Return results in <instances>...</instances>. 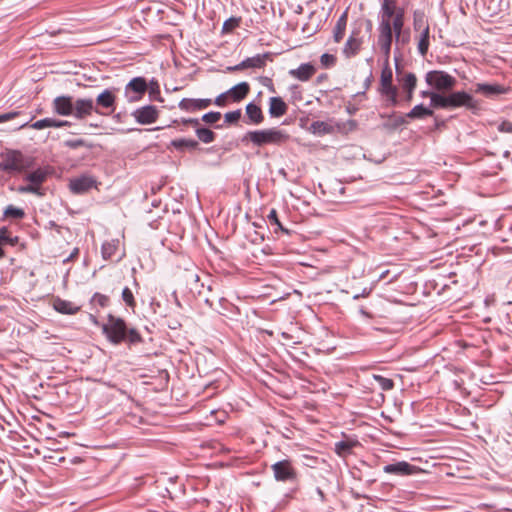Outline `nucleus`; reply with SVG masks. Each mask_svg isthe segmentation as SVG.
I'll return each mask as SVG.
<instances>
[{
  "mask_svg": "<svg viewBox=\"0 0 512 512\" xmlns=\"http://www.w3.org/2000/svg\"><path fill=\"white\" fill-rule=\"evenodd\" d=\"M360 34L361 31L359 29L352 30L342 49V54L345 58L350 59L360 52L363 45V37Z\"/></svg>",
  "mask_w": 512,
  "mask_h": 512,
  "instance_id": "nucleus-10",
  "label": "nucleus"
},
{
  "mask_svg": "<svg viewBox=\"0 0 512 512\" xmlns=\"http://www.w3.org/2000/svg\"><path fill=\"white\" fill-rule=\"evenodd\" d=\"M287 104L281 97H271L269 99V115L272 118H279L286 114Z\"/></svg>",
  "mask_w": 512,
  "mask_h": 512,
  "instance_id": "nucleus-26",
  "label": "nucleus"
},
{
  "mask_svg": "<svg viewBox=\"0 0 512 512\" xmlns=\"http://www.w3.org/2000/svg\"><path fill=\"white\" fill-rule=\"evenodd\" d=\"M171 145L175 149L180 150V151H183L185 149L194 150L198 147V142L194 139L180 138V139L172 140Z\"/></svg>",
  "mask_w": 512,
  "mask_h": 512,
  "instance_id": "nucleus-34",
  "label": "nucleus"
},
{
  "mask_svg": "<svg viewBox=\"0 0 512 512\" xmlns=\"http://www.w3.org/2000/svg\"><path fill=\"white\" fill-rule=\"evenodd\" d=\"M345 30L346 28L335 25L333 29V38L336 43H339L343 39Z\"/></svg>",
  "mask_w": 512,
  "mask_h": 512,
  "instance_id": "nucleus-50",
  "label": "nucleus"
},
{
  "mask_svg": "<svg viewBox=\"0 0 512 512\" xmlns=\"http://www.w3.org/2000/svg\"><path fill=\"white\" fill-rule=\"evenodd\" d=\"M122 300L125 302V304L130 307V308H134L136 306V302H135V299H134V295H133V292L131 291L130 288L128 287H125L123 290H122Z\"/></svg>",
  "mask_w": 512,
  "mask_h": 512,
  "instance_id": "nucleus-41",
  "label": "nucleus"
},
{
  "mask_svg": "<svg viewBox=\"0 0 512 512\" xmlns=\"http://www.w3.org/2000/svg\"><path fill=\"white\" fill-rule=\"evenodd\" d=\"M271 59L270 53L257 54L253 57H248L241 61L239 64L228 67L230 71H240L247 68H263L266 65V61Z\"/></svg>",
  "mask_w": 512,
  "mask_h": 512,
  "instance_id": "nucleus-16",
  "label": "nucleus"
},
{
  "mask_svg": "<svg viewBox=\"0 0 512 512\" xmlns=\"http://www.w3.org/2000/svg\"><path fill=\"white\" fill-rule=\"evenodd\" d=\"M373 378L383 391H389L394 388V382L390 378H386L382 375H374Z\"/></svg>",
  "mask_w": 512,
  "mask_h": 512,
  "instance_id": "nucleus-40",
  "label": "nucleus"
},
{
  "mask_svg": "<svg viewBox=\"0 0 512 512\" xmlns=\"http://www.w3.org/2000/svg\"><path fill=\"white\" fill-rule=\"evenodd\" d=\"M245 113L248 118L246 121L247 124L259 125L264 121L262 109L253 102L246 105Z\"/></svg>",
  "mask_w": 512,
  "mask_h": 512,
  "instance_id": "nucleus-24",
  "label": "nucleus"
},
{
  "mask_svg": "<svg viewBox=\"0 0 512 512\" xmlns=\"http://www.w3.org/2000/svg\"><path fill=\"white\" fill-rule=\"evenodd\" d=\"M4 216L6 218L22 219L25 216V212L21 208L15 207L13 205H8L4 210Z\"/></svg>",
  "mask_w": 512,
  "mask_h": 512,
  "instance_id": "nucleus-39",
  "label": "nucleus"
},
{
  "mask_svg": "<svg viewBox=\"0 0 512 512\" xmlns=\"http://www.w3.org/2000/svg\"><path fill=\"white\" fill-rule=\"evenodd\" d=\"M417 78L414 73H406L401 79V85L406 92H414L416 88Z\"/></svg>",
  "mask_w": 512,
  "mask_h": 512,
  "instance_id": "nucleus-37",
  "label": "nucleus"
},
{
  "mask_svg": "<svg viewBox=\"0 0 512 512\" xmlns=\"http://www.w3.org/2000/svg\"><path fill=\"white\" fill-rule=\"evenodd\" d=\"M77 255H78V249L75 248L74 251L70 254V256L67 259L64 260V262L70 261L71 259H73Z\"/></svg>",
  "mask_w": 512,
  "mask_h": 512,
  "instance_id": "nucleus-59",
  "label": "nucleus"
},
{
  "mask_svg": "<svg viewBox=\"0 0 512 512\" xmlns=\"http://www.w3.org/2000/svg\"><path fill=\"white\" fill-rule=\"evenodd\" d=\"M72 117L77 120H83L95 112L94 100L92 98H77L74 100Z\"/></svg>",
  "mask_w": 512,
  "mask_h": 512,
  "instance_id": "nucleus-13",
  "label": "nucleus"
},
{
  "mask_svg": "<svg viewBox=\"0 0 512 512\" xmlns=\"http://www.w3.org/2000/svg\"><path fill=\"white\" fill-rule=\"evenodd\" d=\"M420 471V468L406 461L387 464L383 467V472L397 476L414 475Z\"/></svg>",
  "mask_w": 512,
  "mask_h": 512,
  "instance_id": "nucleus-14",
  "label": "nucleus"
},
{
  "mask_svg": "<svg viewBox=\"0 0 512 512\" xmlns=\"http://www.w3.org/2000/svg\"><path fill=\"white\" fill-rule=\"evenodd\" d=\"M347 25V11L343 12L342 15L338 18L336 22V26L346 28Z\"/></svg>",
  "mask_w": 512,
  "mask_h": 512,
  "instance_id": "nucleus-55",
  "label": "nucleus"
},
{
  "mask_svg": "<svg viewBox=\"0 0 512 512\" xmlns=\"http://www.w3.org/2000/svg\"><path fill=\"white\" fill-rule=\"evenodd\" d=\"M224 118L226 123H236L241 118V110L237 109L234 111L227 112L225 113Z\"/></svg>",
  "mask_w": 512,
  "mask_h": 512,
  "instance_id": "nucleus-47",
  "label": "nucleus"
},
{
  "mask_svg": "<svg viewBox=\"0 0 512 512\" xmlns=\"http://www.w3.org/2000/svg\"><path fill=\"white\" fill-rule=\"evenodd\" d=\"M426 83L437 90H450L456 84V79L444 71H429L425 76Z\"/></svg>",
  "mask_w": 512,
  "mask_h": 512,
  "instance_id": "nucleus-6",
  "label": "nucleus"
},
{
  "mask_svg": "<svg viewBox=\"0 0 512 512\" xmlns=\"http://www.w3.org/2000/svg\"><path fill=\"white\" fill-rule=\"evenodd\" d=\"M418 32L419 36L417 37V50L422 57H425L430 46V27H426L424 30Z\"/></svg>",
  "mask_w": 512,
  "mask_h": 512,
  "instance_id": "nucleus-30",
  "label": "nucleus"
},
{
  "mask_svg": "<svg viewBox=\"0 0 512 512\" xmlns=\"http://www.w3.org/2000/svg\"><path fill=\"white\" fill-rule=\"evenodd\" d=\"M404 14V11H399L396 17H394L392 20H389V26L395 38L403 34Z\"/></svg>",
  "mask_w": 512,
  "mask_h": 512,
  "instance_id": "nucleus-33",
  "label": "nucleus"
},
{
  "mask_svg": "<svg viewBox=\"0 0 512 512\" xmlns=\"http://www.w3.org/2000/svg\"><path fill=\"white\" fill-rule=\"evenodd\" d=\"M53 308L57 312L66 315H74L80 310V307L75 303L61 298H56L53 301Z\"/></svg>",
  "mask_w": 512,
  "mask_h": 512,
  "instance_id": "nucleus-27",
  "label": "nucleus"
},
{
  "mask_svg": "<svg viewBox=\"0 0 512 512\" xmlns=\"http://www.w3.org/2000/svg\"><path fill=\"white\" fill-rule=\"evenodd\" d=\"M74 99L70 95H60L53 99L52 110L59 116H72Z\"/></svg>",
  "mask_w": 512,
  "mask_h": 512,
  "instance_id": "nucleus-15",
  "label": "nucleus"
},
{
  "mask_svg": "<svg viewBox=\"0 0 512 512\" xmlns=\"http://www.w3.org/2000/svg\"><path fill=\"white\" fill-rule=\"evenodd\" d=\"M430 107L447 109L446 95L440 93L430 94Z\"/></svg>",
  "mask_w": 512,
  "mask_h": 512,
  "instance_id": "nucleus-38",
  "label": "nucleus"
},
{
  "mask_svg": "<svg viewBox=\"0 0 512 512\" xmlns=\"http://www.w3.org/2000/svg\"><path fill=\"white\" fill-rule=\"evenodd\" d=\"M434 93H435V92H431V91H422V92H421V96H422L423 98H426V97L430 98V94H434Z\"/></svg>",
  "mask_w": 512,
  "mask_h": 512,
  "instance_id": "nucleus-60",
  "label": "nucleus"
},
{
  "mask_svg": "<svg viewBox=\"0 0 512 512\" xmlns=\"http://www.w3.org/2000/svg\"><path fill=\"white\" fill-rule=\"evenodd\" d=\"M147 91V82L143 77L131 79L124 88V96L129 103L137 102L143 98Z\"/></svg>",
  "mask_w": 512,
  "mask_h": 512,
  "instance_id": "nucleus-7",
  "label": "nucleus"
},
{
  "mask_svg": "<svg viewBox=\"0 0 512 512\" xmlns=\"http://www.w3.org/2000/svg\"><path fill=\"white\" fill-rule=\"evenodd\" d=\"M64 145L71 149H77L79 147H84V146L88 147V145L86 144V141L81 138L66 140L64 142Z\"/></svg>",
  "mask_w": 512,
  "mask_h": 512,
  "instance_id": "nucleus-46",
  "label": "nucleus"
},
{
  "mask_svg": "<svg viewBox=\"0 0 512 512\" xmlns=\"http://www.w3.org/2000/svg\"><path fill=\"white\" fill-rule=\"evenodd\" d=\"M17 115L15 112L5 113L0 115V123L11 120Z\"/></svg>",
  "mask_w": 512,
  "mask_h": 512,
  "instance_id": "nucleus-56",
  "label": "nucleus"
},
{
  "mask_svg": "<svg viewBox=\"0 0 512 512\" xmlns=\"http://www.w3.org/2000/svg\"><path fill=\"white\" fill-rule=\"evenodd\" d=\"M96 185V180L88 175H82L80 177L70 180L69 188L74 194H83L89 191Z\"/></svg>",
  "mask_w": 512,
  "mask_h": 512,
  "instance_id": "nucleus-18",
  "label": "nucleus"
},
{
  "mask_svg": "<svg viewBox=\"0 0 512 512\" xmlns=\"http://www.w3.org/2000/svg\"><path fill=\"white\" fill-rule=\"evenodd\" d=\"M115 102L114 90H103L94 100L95 113L101 116H109L115 111Z\"/></svg>",
  "mask_w": 512,
  "mask_h": 512,
  "instance_id": "nucleus-5",
  "label": "nucleus"
},
{
  "mask_svg": "<svg viewBox=\"0 0 512 512\" xmlns=\"http://www.w3.org/2000/svg\"><path fill=\"white\" fill-rule=\"evenodd\" d=\"M70 122L66 120H58L54 118H44L35 121L31 124V127L35 130H41L44 128H61L64 126H70Z\"/></svg>",
  "mask_w": 512,
  "mask_h": 512,
  "instance_id": "nucleus-28",
  "label": "nucleus"
},
{
  "mask_svg": "<svg viewBox=\"0 0 512 512\" xmlns=\"http://www.w3.org/2000/svg\"><path fill=\"white\" fill-rule=\"evenodd\" d=\"M410 40V35L408 32H403V34L397 36L395 38L396 49L399 50L400 47L405 46Z\"/></svg>",
  "mask_w": 512,
  "mask_h": 512,
  "instance_id": "nucleus-49",
  "label": "nucleus"
},
{
  "mask_svg": "<svg viewBox=\"0 0 512 512\" xmlns=\"http://www.w3.org/2000/svg\"><path fill=\"white\" fill-rule=\"evenodd\" d=\"M182 123L184 125H192L193 127H195L196 135L201 142H203L205 144H209L215 140L216 134L208 128L199 127L198 119H196V118L184 119L182 121Z\"/></svg>",
  "mask_w": 512,
  "mask_h": 512,
  "instance_id": "nucleus-19",
  "label": "nucleus"
},
{
  "mask_svg": "<svg viewBox=\"0 0 512 512\" xmlns=\"http://www.w3.org/2000/svg\"><path fill=\"white\" fill-rule=\"evenodd\" d=\"M378 32L379 34L377 44L385 58V62H387L389 61L390 58L391 47L393 40H395V37L393 36L390 26L387 22H379Z\"/></svg>",
  "mask_w": 512,
  "mask_h": 512,
  "instance_id": "nucleus-8",
  "label": "nucleus"
},
{
  "mask_svg": "<svg viewBox=\"0 0 512 512\" xmlns=\"http://www.w3.org/2000/svg\"><path fill=\"white\" fill-rule=\"evenodd\" d=\"M89 126H90V127H93V128H98V127H99V125H98V124H93V123H91Z\"/></svg>",
  "mask_w": 512,
  "mask_h": 512,
  "instance_id": "nucleus-63",
  "label": "nucleus"
},
{
  "mask_svg": "<svg viewBox=\"0 0 512 512\" xmlns=\"http://www.w3.org/2000/svg\"><path fill=\"white\" fill-rule=\"evenodd\" d=\"M359 312H360V314H361V315H363L364 317H368V318H370V317H371L370 313H369V312H367V311H366L365 309H363V308H361Z\"/></svg>",
  "mask_w": 512,
  "mask_h": 512,
  "instance_id": "nucleus-61",
  "label": "nucleus"
},
{
  "mask_svg": "<svg viewBox=\"0 0 512 512\" xmlns=\"http://www.w3.org/2000/svg\"><path fill=\"white\" fill-rule=\"evenodd\" d=\"M274 478L278 482H294L297 479V472L289 460H282L271 466Z\"/></svg>",
  "mask_w": 512,
  "mask_h": 512,
  "instance_id": "nucleus-9",
  "label": "nucleus"
},
{
  "mask_svg": "<svg viewBox=\"0 0 512 512\" xmlns=\"http://www.w3.org/2000/svg\"><path fill=\"white\" fill-rule=\"evenodd\" d=\"M434 114L433 110L425 107L423 104L414 106L407 114L406 117L410 119H425Z\"/></svg>",
  "mask_w": 512,
  "mask_h": 512,
  "instance_id": "nucleus-32",
  "label": "nucleus"
},
{
  "mask_svg": "<svg viewBox=\"0 0 512 512\" xmlns=\"http://www.w3.org/2000/svg\"><path fill=\"white\" fill-rule=\"evenodd\" d=\"M289 138L290 136L285 130L273 127L262 130L248 131L242 137V142H251L254 146L257 147H262L265 145L280 146L285 144Z\"/></svg>",
  "mask_w": 512,
  "mask_h": 512,
  "instance_id": "nucleus-2",
  "label": "nucleus"
},
{
  "mask_svg": "<svg viewBox=\"0 0 512 512\" xmlns=\"http://www.w3.org/2000/svg\"><path fill=\"white\" fill-rule=\"evenodd\" d=\"M509 155H510V152H509V151H505V152H504V156H505V157H509Z\"/></svg>",
  "mask_w": 512,
  "mask_h": 512,
  "instance_id": "nucleus-64",
  "label": "nucleus"
},
{
  "mask_svg": "<svg viewBox=\"0 0 512 512\" xmlns=\"http://www.w3.org/2000/svg\"><path fill=\"white\" fill-rule=\"evenodd\" d=\"M316 68L311 63H302L298 68L289 70V75L299 81L306 82L315 74Z\"/></svg>",
  "mask_w": 512,
  "mask_h": 512,
  "instance_id": "nucleus-22",
  "label": "nucleus"
},
{
  "mask_svg": "<svg viewBox=\"0 0 512 512\" xmlns=\"http://www.w3.org/2000/svg\"><path fill=\"white\" fill-rule=\"evenodd\" d=\"M426 27H429L428 21L425 17V14L421 11H414L413 13V28L415 32L424 30Z\"/></svg>",
  "mask_w": 512,
  "mask_h": 512,
  "instance_id": "nucleus-35",
  "label": "nucleus"
},
{
  "mask_svg": "<svg viewBox=\"0 0 512 512\" xmlns=\"http://www.w3.org/2000/svg\"><path fill=\"white\" fill-rule=\"evenodd\" d=\"M103 334L114 345L122 342L137 344L143 341L142 336L135 328H128L126 322L119 317L109 315L107 322L102 325Z\"/></svg>",
  "mask_w": 512,
  "mask_h": 512,
  "instance_id": "nucleus-1",
  "label": "nucleus"
},
{
  "mask_svg": "<svg viewBox=\"0 0 512 512\" xmlns=\"http://www.w3.org/2000/svg\"><path fill=\"white\" fill-rule=\"evenodd\" d=\"M119 244H120V242L118 239H112L110 241H105L101 247L102 258L104 260H112L117 254Z\"/></svg>",
  "mask_w": 512,
  "mask_h": 512,
  "instance_id": "nucleus-31",
  "label": "nucleus"
},
{
  "mask_svg": "<svg viewBox=\"0 0 512 512\" xmlns=\"http://www.w3.org/2000/svg\"><path fill=\"white\" fill-rule=\"evenodd\" d=\"M320 63L323 68H331L336 64V57L329 53H324L320 57Z\"/></svg>",
  "mask_w": 512,
  "mask_h": 512,
  "instance_id": "nucleus-43",
  "label": "nucleus"
},
{
  "mask_svg": "<svg viewBox=\"0 0 512 512\" xmlns=\"http://www.w3.org/2000/svg\"><path fill=\"white\" fill-rule=\"evenodd\" d=\"M48 172L45 169L38 168L31 173L27 174L25 180L30 184L25 186H19L18 192L22 194L30 193L37 196H43L44 192L41 188V184L46 181Z\"/></svg>",
  "mask_w": 512,
  "mask_h": 512,
  "instance_id": "nucleus-4",
  "label": "nucleus"
},
{
  "mask_svg": "<svg viewBox=\"0 0 512 512\" xmlns=\"http://www.w3.org/2000/svg\"><path fill=\"white\" fill-rule=\"evenodd\" d=\"M355 446L354 442L350 441H339L335 443L334 451L337 455L341 457H345L346 455L350 454L353 447Z\"/></svg>",
  "mask_w": 512,
  "mask_h": 512,
  "instance_id": "nucleus-36",
  "label": "nucleus"
},
{
  "mask_svg": "<svg viewBox=\"0 0 512 512\" xmlns=\"http://www.w3.org/2000/svg\"><path fill=\"white\" fill-rule=\"evenodd\" d=\"M228 99H230V98H229V95L226 94V92L221 93L220 95H218L216 97L214 104L217 106L223 107L226 105Z\"/></svg>",
  "mask_w": 512,
  "mask_h": 512,
  "instance_id": "nucleus-52",
  "label": "nucleus"
},
{
  "mask_svg": "<svg viewBox=\"0 0 512 512\" xmlns=\"http://www.w3.org/2000/svg\"><path fill=\"white\" fill-rule=\"evenodd\" d=\"M212 104L211 99H192L183 98L178 106L181 110L186 112H195L208 108Z\"/></svg>",
  "mask_w": 512,
  "mask_h": 512,
  "instance_id": "nucleus-20",
  "label": "nucleus"
},
{
  "mask_svg": "<svg viewBox=\"0 0 512 512\" xmlns=\"http://www.w3.org/2000/svg\"><path fill=\"white\" fill-rule=\"evenodd\" d=\"M336 129H340L339 125H335L332 120L329 121H314L310 125V132L318 135L323 136L327 134H332L336 131Z\"/></svg>",
  "mask_w": 512,
  "mask_h": 512,
  "instance_id": "nucleus-23",
  "label": "nucleus"
},
{
  "mask_svg": "<svg viewBox=\"0 0 512 512\" xmlns=\"http://www.w3.org/2000/svg\"><path fill=\"white\" fill-rule=\"evenodd\" d=\"M261 83L264 85V86H267L270 88L271 91H274V86H273V83H272V80L268 77H262L261 78Z\"/></svg>",
  "mask_w": 512,
  "mask_h": 512,
  "instance_id": "nucleus-58",
  "label": "nucleus"
},
{
  "mask_svg": "<svg viewBox=\"0 0 512 512\" xmlns=\"http://www.w3.org/2000/svg\"><path fill=\"white\" fill-rule=\"evenodd\" d=\"M240 21H241L240 18H236V17H231V18L227 19L223 23V27H222L223 32H225V33L231 32L232 30H234L235 28H237L239 26Z\"/></svg>",
  "mask_w": 512,
  "mask_h": 512,
  "instance_id": "nucleus-42",
  "label": "nucleus"
},
{
  "mask_svg": "<svg viewBox=\"0 0 512 512\" xmlns=\"http://www.w3.org/2000/svg\"><path fill=\"white\" fill-rule=\"evenodd\" d=\"M475 92L486 97H493L505 93L506 89L499 84L477 83L475 85Z\"/></svg>",
  "mask_w": 512,
  "mask_h": 512,
  "instance_id": "nucleus-25",
  "label": "nucleus"
},
{
  "mask_svg": "<svg viewBox=\"0 0 512 512\" xmlns=\"http://www.w3.org/2000/svg\"><path fill=\"white\" fill-rule=\"evenodd\" d=\"M289 90L294 99H301V89L298 85H291Z\"/></svg>",
  "mask_w": 512,
  "mask_h": 512,
  "instance_id": "nucleus-54",
  "label": "nucleus"
},
{
  "mask_svg": "<svg viewBox=\"0 0 512 512\" xmlns=\"http://www.w3.org/2000/svg\"><path fill=\"white\" fill-rule=\"evenodd\" d=\"M392 80V69L387 61L381 71L379 92L386 98L389 105L396 106L398 104V89L393 85Z\"/></svg>",
  "mask_w": 512,
  "mask_h": 512,
  "instance_id": "nucleus-3",
  "label": "nucleus"
},
{
  "mask_svg": "<svg viewBox=\"0 0 512 512\" xmlns=\"http://www.w3.org/2000/svg\"><path fill=\"white\" fill-rule=\"evenodd\" d=\"M446 105L447 109L474 108L476 106L473 97L464 91H456L446 95Z\"/></svg>",
  "mask_w": 512,
  "mask_h": 512,
  "instance_id": "nucleus-11",
  "label": "nucleus"
},
{
  "mask_svg": "<svg viewBox=\"0 0 512 512\" xmlns=\"http://www.w3.org/2000/svg\"><path fill=\"white\" fill-rule=\"evenodd\" d=\"M221 116L222 115L220 112L211 111V112L205 113L202 116V121H204L207 124H214L221 119Z\"/></svg>",
  "mask_w": 512,
  "mask_h": 512,
  "instance_id": "nucleus-44",
  "label": "nucleus"
},
{
  "mask_svg": "<svg viewBox=\"0 0 512 512\" xmlns=\"http://www.w3.org/2000/svg\"><path fill=\"white\" fill-rule=\"evenodd\" d=\"M24 169L23 156L19 151H11L7 153L0 162V170L12 173L21 172Z\"/></svg>",
  "mask_w": 512,
  "mask_h": 512,
  "instance_id": "nucleus-12",
  "label": "nucleus"
},
{
  "mask_svg": "<svg viewBox=\"0 0 512 512\" xmlns=\"http://www.w3.org/2000/svg\"><path fill=\"white\" fill-rule=\"evenodd\" d=\"M390 118L393 121L392 124H391L392 128H397V127L405 125L407 123L406 118L403 117V116H397V117L390 116Z\"/></svg>",
  "mask_w": 512,
  "mask_h": 512,
  "instance_id": "nucleus-53",
  "label": "nucleus"
},
{
  "mask_svg": "<svg viewBox=\"0 0 512 512\" xmlns=\"http://www.w3.org/2000/svg\"><path fill=\"white\" fill-rule=\"evenodd\" d=\"M268 219H269V221H270V223H271V224H275V225H277V226H278L282 231L287 232V230H285V229L282 227V225H281V223H280V221H279V219H278V216H277V211H276L275 209H272V210L269 212V214H268Z\"/></svg>",
  "mask_w": 512,
  "mask_h": 512,
  "instance_id": "nucleus-51",
  "label": "nucleus"
},
{
  "mask_svg": "<svg viewBox=\"0 0 512 512\" xmlns=\"http://www.w3.org/2000/svg\"><path fill=\"white\" fill-rule=\"evenodd\" d=\"M413 97V92H407L406 100L411 101Z\"/></svg>",
  "mask_w": 512,
  "mask_h": 512,
  "instance_id": "nucleus-62",
  "label": "nucleus"
},
{
  "mask_svg": "<svg viewBox=\"0 0 512 512\" xmlns=\"http://www.w3.org/2000/svg\"><path fill=\"white\" fill-rule=\"evenodd\" d=\"M94 304H97L101 307H106L109 302V298L106 295L95 293L91 300Z\"/></svg>",
  "mask_w": 512,
  "mask_h": 512,
  "instance_id": "nucleus-48",
  "label": "nucleus"
},
{
  "mask_svg": "<svg viewBox=\"0 0 512 512\" xmlns=\"http://www.w3.org/2000/svg\"><path fill=\"white\" fill-rule=\"evenodd\" d=\"M399 11H404L403 8L397 6L395 0H383L380 10V22H387L397 16Z\"/></svg>",
  "mask_w": 512,
  "mask_h": 512,
  "instance_id": "nucleus-21",
  "label": "nucleus"
},
{
  "mask_svg": "<svg viewBox=\"0 0 512 512\" xmlns=\"http://www.w3.org/2000/svg\"><path fill=\"white\" fill-rule=\"evenodd\" d=\"M500 130L503 132L512 133V122L505 121L500 125Z\"/></svg>",
  "mask_w": 512,
  "mask_h": 512,
  "instance_id": "nucleus-57",
  "label": "nucleus"
},
{
  "mask_svg": "<svg viewBox=\"0 0 512 512\" xmlns=\"http://www.w3.org/2000/svg\"><path fill=\"white\" fill-rule=\"evenodd\" d=\"M249 91L250 85L247 82H240L226 91V94L233 102H240L248 95Z\"/></svg>",
  "mask_w": 512,
  "mask_h": 512,
  "instance_id": "nucleus-29",
  "label": "nucleus"
},
{
  "mask_svg": "<svg viewBox=\"0 0 512 512\" xmlns=\"http://www.w3.org/2000/svg\"><path fill=\"white\" fill-rule=\"evenodd\" d=\"M18 242V238L17 237H10L8 235V231L6 228H1L0 229V244L2 243H9L11 245H15L16 243Z\"/></svg>",
  "mask_w": 512,
  "mask_h": 512,
  "instance_id": "nucleus-45",
  "label": "nucleus"
},
{
  "mask_svg": "<svg viewBox=\"0 0 512 512\" xmlns=\"http://www.w3.org/2000/svg\"><path fill=\"white\" fill-rule=\"evenodd\" d=\"M132 116L136 122L142 125H148L154 123L158 118V110L153 105H146L136 109Z\"/></svg>",
  "mask_w": 512,
  "mask_h": 512,
  "instance_id": "nucleus-17",
  "label": "nucleus"
}]
</instances>
